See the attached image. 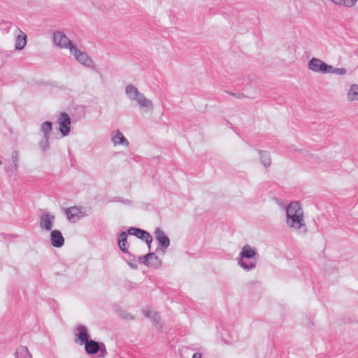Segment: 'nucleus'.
<instances>
[{
  "label": "nucleus",
  "mask_w": 358,
  "mask_h": 358,
  "mask_svg": "<svg viewBox=\"0 0 358 358\" xmlns=\"http://www.w3.org/2000/svg\"><path fill=\"white\" fill-rule=\"evenodd\" d=\"M286 224L297 232L306 233L303 210L299 201H292L286 208Z\"/></svg>",
  "instance_id": "1"
},
{
  "label": "nucleus",
  "mask_w": 358,
  "mask_h": 358,
  "mask_svg": "<svg viewBox=\"0 0 358 358\" xmlns=\"http://www.w3.org/2000/svg\"><path fill=\"white\" fill-rule=\"evenodd\" d=\"M125 94L128 99L131 101H135L140 108L148 111L153 110L154 107L152 101L148 99L134 85L131 84L127 85L125 87Z\"/></svg>",
  "instance_id": "2"
},
{
  "label": "nucleus",
  "mask_w": 358,
  "mask_h": 358,
  "mask_svg": "<svg viewBox=\"0 0 358 358\" xmlns=\"http://www.w3.org/2000/svg\"><path fill=\"white\" fill-rule=\"evenodd\" d=\"M258 255L256 250L249 245L243 247L241 252L238 257V264L244 270L249 271L254 269L257 265V259Z\"/></svg>",
  "instance_id": "3"
},
{
  "label": "nucleus",
  "mask_w": 358,
  "mask_h": 358,
  "mask_svg": "<svg viewBox=\"0 0 358 358\" xmlns=\"http://www.w3.org/2000/svg\"><path fill=\"white\" fill-rule=\"evenodd\" d=\"M70 52L83 66L93 70L95 69L94 63L91 57L85 52L80 50L76 45L71 47Z\"/></svg>",
  "instance_id": "4"
},
{
  "label": "nucleus",
  "mask_w": 358,
  "mask_h": 358,
  "mask_svg": "<svg viewBox=\"0 0 358 358\" xmlns=\"http://www.w3.org/2000/svg\"><path fill=\"white\" fill-rule=\"evenodd\" d=\"M53 41L55 44L60 48L69 49L70 51L71 47L76 46L68 38L66 34L61 31L54 32Z\"/></svg>",
  "instance_id": "5"
},
{
  "label": "nucleus",
  "mask_w": 358,
  "mask_h": 358,
  "mask_svg": "<svg viewBox=\"0 0 358 358\" xmlns=\"http://www.w3.org/2000/svg\"><path fill=\"white\" fill-rule=\"evenodd\" d=\"M85 344V349L88 355H95L99 351L101 352V356L104 357L106 355V349L103 343H99L93 340H89Z\"/></svg>",
  "instance_id": "6"
},
{
  "label": "nucleus",
  "mask_w": 358,
  "mask_h": 358,
  "mask_svg": "<svg viewBox=\"0 0 358 358\" xmlns=\"http://www.w3.org/2000/svg\"><path fill=\"white\" fill-rule=\"evenodd\" d=\"M309 70L320 73H328L329 65L319 58H312L308 64Z\"/></svg>",
  "instance_id": "7"
},
{
  "label": "nucleus",
  "mask_w": 358,
  "mask_h": 358,
  "mask_svg": "<svg viewBox=\"0 0 358 358\" xmlns=\"http://www.w3.org/2000/svg\"><path fill=\"white\" fill-rule=\"evenodd\" d=\"M55 216L48 212L42 213L39 218V227L42 231H52Z\"/></svg>",
  "instance_id": "8"
},
{
  "label": "nucleus",
  "mask_w": 358,
  "mask_h": 358,
  "mask_svg": "<svg viewBox=\"0 0 358 358\" xmlns=\"http://www.w3.org/2000/svg\"><path fill=\"white\" fill-rule=\"evenodd\" d=\"M127 232L129 235L134 236L138 238L145 241L147 243L149 249L150 248V245L152 241V237L147 231L143 230L139 228L129 227L127 229Z\"/></svg>",
  "instance_id": "9"
},
{
  "label": "nucleus",
  "mask_w": 358,
  "mask_h": 358,
  "mask_svg": "<svg viewBox=\"0 0 358 358\" xmlns=\"http://www.w3.org/2000/svg\"><path fill=\"white\" fill-rule=\"evenodd\" d=\"M58 123L60 133L63 136H66L71 129V118L69 115L64 112L62 113L59 115Z\"/></svg>",
  "instance_id": "10"
},
{
  "label": "nucleus",
  "mask_w": 358,
  "mask_h": 358,
  "mask_svg": "<svg viewBox=\"0 0 358 358\" xmlns=\"http://www.w3.org/2000/svg\"><path fill=\"white\" fill-rule=\"evenodd\" d=\"M139 259L142 261L143 264L152 268H157L162 265L161 259L155 252H149L145 256L140 257Z\"/></svg>",
  "instance_id": "11"
},
{
  "label": "nucleus",
  "mask_w": 358,
  "mask_h": 358,
  "mask_svg": "<svg viewBox=\"0 0 358 358\" xmlns=\"http://www.w3.org/2000/svg\"><path fill=\"white\" fill-rule=\"evenodd\" d=\"M65 215L71 222H76L84 216L81 208L77 206H72L65 210Z\"/></svg>",
  "instance_id": "12"
},
{
  "label": "nucleus",
  "mask_w": 358,
  "mask_h": 358,
  "mask_svg": "<svg viewBox=\"0 0 358 358\" xmlns=\"http://www.w3.org/2000/svg\"><path fill=\"white\" fill-rule=\"evenodd\" d=\"M76 331L77 332L75 335L78 340H76V343H78L80 345H83L89 341L90 335L87 332L86 327L83 325H79L78 326Z\"/></svg>",
  "instance_id": "13"
},
{
  "label": "nucleus",
  "mask_w": 358,
  "mask_h": 358,
  "mask_svg": "<svg viewBox=\"0 0 358 358\" xmlns=\"http://www.w3.org/2000/svg\"><path fill=\"white\" fill-rule=\"evenodd\" d=\"M154 234L155 238L162 247L167 248L170 245V240L162 229L156 228Z\"/></svg>",
  "instance_id": "14"
},
{
  "label": "nucleus",
  "mask_w": 358,
  "mask_h": 358,
  "mask_svg": "<svg viewBox=\"0 0 358 358\" xmlns=\"http://www.w3.org/2000/svg\"><path fill=\"white\" fill-rule=\"evenodd\" d=\"M51 244L55 248H61L64 244V238L59 230H52L50 233Z\"/></svg>",
  "instance_id": "15"
},
{
  "label": "nucleus",
  "mask_w": 358,
  "mask_h": 358,
  "mask_svg": "<svg viewBox=\"0 0 358 358\" xmlns=\"http://www.w3.org/2000/svg\"><path fill=\"white\" fill-rule=\"evenodd\" d=\"M111 139L114 145H124L129 147V142L119 130H115L111 134Z\"/></svg>",
  "instance_id": "16"
},
{
  "label": "nucleus",
  "mask_w": 358,
  "mask_h": 358,
  "mask_svg": "<svg viewBox=\"0 0 358 358\" xmlns=\"http://www.w3.org/2000/svg\"><path fill=\"white\" fill-rule=\"evenodd\" d=\"M128 234L127 231H122L118 234L117 236V244L118 247L122 252L124 253H128L129 244L127 241Z\"/></svg>",
  "instance_id": "17"
},
{
  "label": "nucleus",
  "mask_w": 358,
  "mask_h": 358,
  "mask_svg": "<svg viewBox=\"0 0 358 358\" xmlns=\"http://www.w3.org/2000/svg\"><path fill=\"white\" fill-rule=\"evenodd\" d=\"M19 31V34L16 36L15 38V49L16 50H22L27 43V35L22 31L19 28L17 29Z\"/></svg>",
  "instance_id": "18"
},
{
  "label": "nucleus",
  "mask_w": 358,
  "mask_h": 358,
  "mask_svg": "<svg viewBox=\"0 0 358 358\" xmlns=\"http://www.w3.org/2000/svg\"><path fill=\"white\" fill-rule=\"evenodd\" d=\"M15 358H32L28 348L25 346L19 347L15 353Z\"/></svg>",
  "instance_id": "19"
},
{
  "label": "nucleus",
  "mask_w": 358,
  "mask_h": 358,
  "mask_svg": "<svg viewBox=\"0 0 358 358\" xmlns=\"http://www.w3.org/2000/svg\"><path fill=\"white\" fill-rule=\"evenodd\" d=\"M347 97L350 101H358V85L352 84L350 86Z\"/></svg>",
  "instance_id": "20"
},
{
  "label": "nucleus",
  "mask_w": 358,
  "mask_h": 358,
  "mask_svg": "<svg viewBox=\"0 0 358 358\" xmlns=\"http://www.w3.org/2000/svg\"><path fill=\"white\" fill-rule=\"evenodd\" d=\"M259 158L261 163L265 166H269L271 165V157L268 152L265 150H259Z\"/></svg>",
  "instance_id": "21"
},
{
  "label": "nucleus",
  "mask_w": 358,
  "mask_h": 358,
  "mask_svg": "<svg viewBox=\"0 0 358 358\" xmlns=\"http://www.w3.org/2000/svg\"><path fill=\"white\" fill-rule=\"evenodd\" d=\"M143 313L146 317L150 318L156 323H158L159 317L155 311L150 308H146L143 310Z\"/></svg>",
  "instance_id": "22"
},
{
  "label": "nucleus",
  "mask_w": 358,
  "mask_h": 358,
  "mask_svg": "<svg viewBox=\"0 0 358 358\" xmlns=\"http://www.w3.org/2000/svg\"><path fill=\"white\" fill-rule=\"evenodd\" d=\"M52 124L49 121H45L41 125V131L43 134V137H49V135L52 131Z\"/></svg>",
  "instance_id": "23"
},
{
  "label": "nucleus",
  "mask_w": 358,
  "mask_h": 358,
  "mask_svg": "<svg viewBox=\"0 0 358 358\" xmlns=\"http://www.w3.org/2000/svg\"><path fill=\"white\" fill-rule=\"evenodd\" d=\"M347 73V70L345 68H335L333 66L329 65L328 73L337 74V75H345Z\"/></svg>",
  "instance_id": "24"
},
{
  "label": "nucleus",
  "mask_w": 358,
  "mask_h": 358,
  "mask_svg": "<svg viewBox=\"0 0 358 358\" xmlns=\"http://www.w3.org/2000/svg\"><path fill=\"white\" fill-rule=\"evenodd\" d=\"M38 145L41 151L45 152L49 148V137H43Z\"/></svg>",
  "instance_id": "25"
},
{
  "label": "nucleus",
  "mask_w": 358,
  "mask_h": 358,
  "mask_svg": "<svg viewBox=\"0 0 358 358\" xmlns=\"http://www.w3.org/2000/svg\"><path fill=\"white\" fill-rule=\"evenodd\" d=\"M12 161L15 169L18 167V152L13 151L11 155Z\"/></svg>",
  "instance_id": "26"
},
{
  "label": "nucleus",
  "mask_w": 358,
  "mask_h": 358,
  "mask_svg": "<svg viewBox=\"0 0 358 358\" xmlns=\"http://www.w3.org/2000/svg\"><path fill=\"white\" fill-rule=\"evenodd\" d=\"M192 358H201V354L199 353V352H195L193 355H192Z\"/></svg>",
  "instance_id": "27"
},
{
  "label": "nucleus",
  "mask_w": 358,
  "mask_h": 358,
  "mask_svg": "<svg viewBox=\"0 0 358 358\" xmlns=\"http://www.w3.org/2000/svg\"><path fill=\"white\" fill-rule=\"evenodd\" d=\"M231 95H233L234 96L238 98V99H241V97L243 96V95L242 94H231Z\"/></svg>",
  "instance_id": "28"
},
{
  "label": "nucleus",
  "mask_w": 358,
  "mask_h": 358,
  "mask_svg": "<svg viewBox=\"0 0 358 358\" xmlns=\"http://www.w3.org/2000/svg\"><path fill=\"white\" fill-rule=\"evenodd\" d=\"M128 264H129V265L130 266L131 268H137L136 264H133L131 262H128Z\"/></svg>",
  "instance_id": "29"
},
{
  "label": "nucleus",
  "mask_w": 358,
  "mask_h": 358,
  "mask_svg": "<svg viewBox=\"0 0 358 358\" xmlns=\"http://www.w3.org/2000/svg\"><path fill=\"white\" fill-rule=\"evenodd\" d=\"M1 164V162L0 161V165Z\"/></svg>",
  "instance_id": "30"
}]
</instances>
